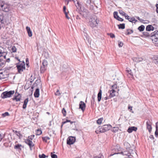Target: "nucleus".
<instances>
[{
    "label": "nucleus",
    "mask_w": 158,
    "mask_h": 158,
    "mask_svg": "<svg viewBox=\"0 0 158 158\" xmlns=\"http://www.w3.org/2000/svg\"><path fill=\"white\" fill-rule=\"evenodd\" d=\"M10 10V6L4 2L0 0V10L5 12H8Z\"/></svg>",
    "instance_id": "f257e3e1"
},
{
    "label": "nucleus",
    "mask_w": 158,
    "mask_h": 158,
    "mask_svg": "<svg viewBox=\"0 0 158 158\" xmlns=\"http://www.w3.org/2000/svg\"><path fill=\"white\" fill-rule=\"evenodd\" d=\"M16 67L18 69L19 73H22L25 69V64L24 62H21L16 64Z\"/></svg>",
    "instance_id": "f03ea898"
},
{
    "label": "nucleus",
    "mask_w": 158,
    "mask_h": 158,
    "mask_svg": "<svg viewBox=\"0 0 158 158\" xmlns=\"http://www.w3.org/2000/svg\"><path fill=\"white\" fill-rule=\"evenodd\" d=\"M15 91L14 90H10L9 91H6L3 92L1 94V98L4 99L8 98H10L14 94Z\"/></svg>",
    "instance_id": "7ed1b4c3"
},
{
    "label": "nucleus",
    "mask_w": 158,
    "mask_h": 158,
    "mask_svg": "<svg viewBox=\"0 0 158 158\" xmlns=\"http://www.w3.org/2000/svg\"><path fill=\"white\" fill-rule=\"evenodd\" d=\"M99 20H97V18L94 17L92 18L89 21V24L92 27H97L98 24Z\"/></svg>",
    "instance_id": "20e7f679"
},
{
    "label": "nucleus",
    "mask_w": 158,
    "mask_h": 158,
    "mask_svg": "<svg viewBox=\"0 0 158 158\" xmlns=\"http://www.w3.org/2000/svg\"><path fill=\"white\" fill-rule=\"evenodd\" d=\"M111 127V126L110 124L104 125L100 127L99 128V131L100 133L104 132L110 130Z\"/></svg>",
    "instance_id": "39448f33"
},
{
    "label": "nucleus",
    "mask_w": 158,
    "mask_h": 158,
    "mask_svg": "<svg viewBox=\"0 0 158 158\" xmlns=\"http://www.w3.org/2000/svg\"><path fill=\"white\" fill-rule=\"evenodd\" d=\"M120 154H122L123 155H125L129 157L132 156V155L134 153V151L131 148H126V150L122 152Z\"/></svg>",
    "instance_id": "423d86ee"
},
{
    "label": "nucleus",
    "mask_w": 158,
    "mask_h": 158,
    "mask_svg": "<svg viewBox=\"0 0 158 158\" xmlns=\"http://www.w3.org/2000/svg\"><path fill=\"white\" fill-rule=\"evenodd\" d=\"M48 65V62L46 60H44L40 66V72L42 73H44L46 70Z\"/></svg>",
    "instance_id": "0eeeda50"
},
{
    "label": "nucleus",
    "mask_w": 158,
    "mask_h": 158,
    "mask_svg": "<svg viewBox=\"0 0 158 158\" xmlns=\"http://www.w3.org/2000/svg\"><path fill=\"white\" fill-rule=\"evenodd\" d=\"M75 141V138L73 136H70L67 139V144L70 145L73 144Z\"/></svg>",
    "instance_id": "6e6552de"
},
{
    "label": "nucleus",
    "mask_w": 158,
    "mask_h": 158,
    "mask_svg": "<svg viewBox=\"0 0 158 158\" xmlns=\"http://www.w3.org/2000/svg\"><path fill=\"white\" fill-rule=\"evenodd\" d=\"M12 99L13 100L15 101L16 102L19 101L21 99V96L20 94L17 93L16 92Z\"/></svg>",
    "instance_id": "1a4fd4ad"
},
{
    "label": "nucleus",
    "mask_w": 158,
    "mask_h": 158,
    "mask_svg": "<svg viewBox=\"0 0 158 158\" xmlns=\"http://www.w3.org/2000/svg\"><path fill=\"white\" fill-rule=\"evenodd\" d=\"M79 109H81L82 110V112H83L85 110V108L86 107L85 104L83 102L81 101L79 103Z\"/></svg>",
    "instance_id": "9d476101"
},
{
    "label": "nucleus",
    "mask_w": 158,
    "mask_h": 158,
    "mask_svg": "<svg viewBox=\"0 0 158 158\" xmlns=\"http://www.w3.org/2000/svg\"><path fill=\"white\" fill-rule=\"evenodd\" d=\"M0 48L2 49H0V57L2 58H4V59H6V54L4 52V50L3 48L0 47Z\"/></svg>",
    "instance_id": "9b49d317"
},
{
    "label": "nucleus",
    "mask_w": 158,
    "mask_h": 158,
    "mask_svg": "<svg viewBox=\"0 0 158 158\" xmlns=\"http://www.w3.org/2000/svg\"><path fill=\"white\" fill-rule=\"evenodd\" d=\"M146 125L147 128L149 132L150 133L152 131L151 123L150 120H148L146 122Z\"/></svg>",
    "instance_id": "f8f14e48"
},
{
    "label": "nucleus",
    "mask_w": 158,
    "mask_h": 158,
    "mask_svg": "<svg viewBox=\"0 0 158 158\" xmlns=\"http://www.w3.org/2000/svg\"><path fill=\"white\" fill-rule=\"evenodd\" d=\"M25 143L27 144H28L29 147L31 148L32 147L34 146V144L30 139H26L25 141Z\"/></svg>",
    "instance_id": "ddd939ff"
},
{
    "label": "nucleus",
    "mask_w": 158,
    "mask_h": 158,
    "mask_svg": "<svg viewBox=\"0 0 158 158\" xmlns=\"http://www.w3.org/2000/svg\"><path fill=\"white\" fill-rule=\"evenodd\" d=\"M132 60L133 61L135 62H140L142 61L143 60L144 61H146L145 60H144L142 57H133L132 58Z\"/></svg>",
    "instance_id": "4468645a"
},
{
    "label": "nucleus",
    "mask_w": 158,
    "mask_h": 158,
    "mask_svg": "<svg viewBox=\"0 0 158 158\" xmlns=\"http://www.w3.org/2000/svg\"><path fill=\"white\" fill-rule=\"evenodd\" d=\"M77 9L81 8V4H80L78 0H72Z\"/></svg>",
    "instance_id": "2eb2a0df"
},
{
    "label": "nucleus",
    "mask_w": 158,
    "mask_h": 158,
    "mask_svg": "<svg viewBox=\"0 0 158 158\" xmlns=\"http://www.w3.org/2000/svg\"><path fill=\"white\" fill-rule=\"evenodd\" d=\"M116 91L115 90L111 89L109 90L108 92L110 93V97L111 98H113L115 96V93Z\"/></svg>",
    "instance_id": "dca6fc26"
},
{
    "label": "nucleus",
    "mask_w": 158,
    "mask_h": 158,
    "mask_svg": "<svg viewBox=\"0 0 158 158\" xmlns=\"http://www.w3.org/2000/svg\"><path fill=\"white\" fill-rule=\"evenodd\" d=\"M137 129V128L136 127H131L128 128L127 130V132L129 133H131L133 131H136Z\"/></svg>",
    "instance_id": "f3484780"
},
{
    "label": "nucleus",
    "mask_w": 158,
    "mask_h": 158,
    "mask_svg": "<svg viewBox=\"0 0 158 158\" xmlns=\"http://www.w3.org/2000/svg\"><path fill=\"white\" fill-rule=\"evenodd\" d=\"M154 30V27L152 25H148L146 27V30L148 31H153Z\"/></svg>",
    "instance_id": "a211bd4d"
},
{
    "label": "nucleus",
    "mask_w": 158,
    "mask_h": 158,
    "mask_svg": "<svg viewBox=\"0 0 158 158\" xmlns=\"http://www.w3.org/2000/svg\"><path fill=\"white\" fill-rule=\"evenodd\" d=\"M26 29L27 32L29 36L30 37H31L32 34V31L31 30L30 27L27 26L26 27Z\"/></svg>",
    "instance_id": "6ab92c4d"
},
{
    "label": "nucleus",
    "mask_w": 158,
    "mask_h": 158,
    "mask_svg": "<svg viewBox=\"0 0 158 158\" xmlns=\"http://www.w3.org/2000/svg\"><path fill=\"white\" fill-rule=\"evenodd\" d=\"M40 95L39 89L37 88L36 89L34 94V96L35 98H38Z\"/></svg>",
    "instance_id": "aec40b11"
},
{
    "label": "nucleus",
    "mask_w": 158,
    "mask_h": 158,
    "mask_svg": "<svg viewBox=\"0 0 158 158\" xmlns=\"http://www.w3.org/2000/svg\"><path fill=\"white\" fill-rule=\"evenodd\" d=\"M28 102V98H27L25 99L24 101V103L23 105V109H25L27 107V104Z\"/></svg>",
    "instance_id": "412c9836"
},
{
    "label": "nucleus",
    "mask_w": 158,
    "mask_h": 158,
    "mask_svg": "<svg viewBox=\"0 0 158 158\" xmlns=\"http://www.w3.org/2000/svg\"><path fill=\"white\" fill-rule=\"evenodd\" d=\"M102 91L101 89H100L99 91L98 94V99L99 102L102 98Z\"/></svg>",
    "instance_id": "4be33fe9"
},
{
    "label": "nucleus",
    "mask_w": 158,
    "mask_h": 158,
    "mask_svg": "<svg viewBox=\"0 0 158 158\" xmlns=\"http://www.w3.org/2000/svg\"><path fill=\"white\" fill-rule=\"evenodd\" d=\"M128 20L129 21L132 23H135L137 21V20H136L134 17H130Z\"/></svg>",
    "instance_id": "5701e85b"
},
{
    "label": "nucleus",
    "mask_w": 158,
    "mask_h": 158,
    "mask_svg": "<svg viewBox=\"0 0 158 158\" xmlns=\"http://www.w3.org/2000/svg\"><path fill=\"white\" fill-rule=\"evenodd\" d=\"M3 15L1 13H0V23L2 24V25L4 23V21L3 20Z\"/></svg>",
    "instance_id": "b1692460"
},
{
    "label": "nucleus",
    "mask_w": 158,
    "mask_h": 158,
    "mask_svg": "<svg viewBox=\"0 0 158 158\" xmlns=\"http://www.w3.org/2000/svg\"><path fill=\"white\" fill-rule=\"evenodd\" d=\"M118 28L119 29H124L125 27V23L120 24L118 25Z\"/></svg>",
    "instance_id": "393cba45"
},
{
    "label": "nucleus",
    "mask_w": 158,
    "mask_h": 158,
    "mask_svg": "<svg viewBox=\"0 0 158 158\" xmlns=\"http://www.w3.org/2000/svg\"><path fill=\"white\" fill-rule=\"evenodd\" d=\"M126 71L127 73H128L131 76V77H132L133 76V74L131 69L127 68Z\"/></svg>",
    "instance_id": "a878e982"
},
{
    "label": "nucleus",
    "mask_w": 158,
    "mask_h": 158,
    "mask_svg": "<svg viewBox=\"0 0 158 158\" xmlns=\"http://www.w3.org/2000/svg\"><path fill=\"white\" fill-rule=\"evenodd\" d=\"M156 130L155 132V134L156 135H158V122L156 123Z\"/></svg>",
    "instance_id": "bb28decb"
},
{
    "label": "nucleus",
    "mask_w": 158,
    "mask_h": 158,
    "mask_svg": "<svg viewBox=\"0 0 158 158\" xmlns=\"http://www.w3.org/2000/svg\"><path fill=\"white\" fill-rule=\"evenodd\" d=\"M144 28H145L144 26L143 25H141L138 27V29L140 31H142L144 30Z\"/></svg>",
    "instance_id": "cd10ccee"
},
{
    "label": "nucleus",
    "mask_w": 158,
    "mask_h": 158,
    "mask_svg": "<svg viewBox=\"0 0 158 158\" xmlns=\"http://www.w3.org/2000/svg\"><path fill=\"white\" fill-rule=\"evenodd\" d=\"M22 146V145L20 144H18L15 145L14 146V148L16 149L21 150L20 147Z\"/></svg>",
    "instance_id": "c85d7f7f"
},
{
    "label": "nucleus",
    "mask_w": 158,
    "mask_h": 158,
    "mask_svg": "<svg viewBox=\"0 0 158 158\" xmlns=\"http://www.w3.org/2000/svg\"><path fill=\"white\" fill-rule=\"evenodd\" d=\"M154 45L158 47V38L156 37L154 39Z\"/></svg>",
    "instance_id": "c756f323"
},
{
    "label": "nucleus",
    "mask_w": 158,
    "mask_h": 158,
    "mask_svg": "<svg viewBox=\"0 0 158 158\" xmlns=\"http://www.w3.org/2000/svg\"><path fill=\"white\" fill-rule=\"evenodd\" d=\"M124 146H125V147L126 148H130V144L127 142H125L124 143Z\"/></svg>",
    "instance_id": "7c9ffc66"
},
{
    "label": "nucleus",
    "mask_w": 158,
    "mask_h": 158,
    "mask_svg": "<svg viewBox=\"0 0 158 158\" xmlns=\"http://www.w3.org/2000/svg\"><path fill=\"white\" fill-rule=\"evenodd\" d=\"M158 35V31H156L151 34V36H156V35Z\"/></svg>",
    "instance_id": "2f4dec72"
},
{
    "label": "nucleus",
    "mask_w": 158,
    "mask_h": 158,
    "mask_svg": "<svg viewBox=\"0 0 158 158\" xmlns=\"http://www.w3.org/2000/svg\"><path fill=\"white\" fill-rule=\"evenodd\" d=\"M42 139L43 141L45 142H47L48 140H49L50 139V138L48 136H46L44 137H43L42 138Z\"/></svg>",
    "instance_id": "473e14b6"
},
{
    "label": "nucleus",
    "mask_w": 158,
    "mask_h": 158,
    "mask_svg": "<svg viewBox=\"0 0 158 158\" xmlns=\"http://www.w3.org/2000/svg\"><path fill=\"white\" fill-rule=\"evenodd\" d=\"M119 129V128L118 127H113L112 131L113 132H117Z\"/></svg>",
    "instance_id": "72a5a7b5"
},
{
    "label": "nucleus",
    "mask_w": 158,
    "mask_h": 158,
    "mask_svg": "<svg viewBox=\"0 0 158 158\" xmlns=\"http://www.w3.org/2000/svg\"><path fill=\"white\" fill-rule=\"evenodd\" d=\"M42 133V131L40 129H38L37 130L36 134V135H40Z\"/></svg>",
    "instance_id": "f704fd0d"
},
{
    "label": "nucleus",
    "mask_w": 158,
    "mask_h": 158,
    "mask_svg": "<svg viewBox=\"0 0 158 158\" xmlns=\"http://www.w3.org/2000/svg\"><path fill=\"white\" fill-rule=\"evenodd\" d=\"M103 119L102 118H101L98 119L97 121V123L98 124H100L102 123Z\"/></svg>",
    "instance_id": "c9c22d12"
},
{
    "label": "nucleus",
    "mask_w": 158,
    "mask_h": 158,
    "mask_svg": "<svg viewBox=\"0 0 158 158\" xmlns=\"http://www.w3.org/2000/svg\"><path fill=\"white\" fill-rule=\"evenodd\" d=\"M127 35H130L133 32V31L132 30L127 29Z\"/></svg>",
    "instance_id": "e433bc0d"
},
{
    "label": "nucleus",
    "mask_w": 158,
    "mask_h": 158,
    "mask_svg": "<svg viewBox=\"0 0 158 158\" xmlns=\"http://www.w3.org/2000/svg\"><path fill=\"white\" fill-rule=\"evenodd\" d=\"M119 13L122 16H124V15H126V13H125L122 10H118Z\"/></svg>",
    "instance_id": "4c0bfd02"
},
{
    "label": "nucleus",
    "mask_w": 158,
    "mask_h": 158,
    "mask_svg": "<svg viewBox=\"0 0 158 158\" xmlns=\"http://www.w3.org/2000/svg\"><path fill=\"white\" fill-rule=\"evenodd\" d=\"M11 50L13 52H16L17 49L15 46H13L12 47Z\"/></svg>",
    "instance_id": "58836bf2"
},
{
    "label": "nucleus",
    "mask_w": 158,
    "mask_h": 158,
    "mask_svg": "<svg viewBox=\"0 0 158 158\" xmlns=\"http://www.w3.org/2000/svg\"><path fill=\"white\" fill-rule=\"evenodd\" d=\"M143 34L144 35H145V36L147 37H149V36H151V34H150L149 33L147 32H144L143 33Z\"/></svg>",
    "instance_id": "ea45409f"
},
{
    "label": "nucleus",
    "mask_w": 158,
    "mask_h": 158,
    "mask_svg": "<svg viewBox=\"0 0 158 158\" xmlns=\"http://www.w3.org/2000/svg\"><path fill=\"white\" fill-rule=\"evenodd\" d=\"M117 85L116 84H114V85H112L111 89L115 90V89H117Z\"/></svg>",
    "instance_id": "a19ab883"
},
{
    "label": "nucleus",
    "mask_w": 158,
    "mask_h": 158,
    "mask_svg": "<svg viewBox=\"0 0 158 158\" xmlns=\"http://www.w3.org/2000/svg\"><path fill=\"white\" fill-rule=\"evenodd\" d=\"M67 122H70L71 124H72L73 123H75V122L71 121L70 120L67 119L65 121L63 122V124H65Z\"/></svg>",
    "instance_id": "79ce46f5"
},
{
    "label": "nucleus",
    "mask_w": 158,
    "mask_h": 158,
    "mask_svg": "<svg viewBox=\"0 0 158 158\" xmlns=\"http://www.w3.org/2000/svg\"><path fill=\"white\" fill-rule=\"evenodd\" d=\"M40 158H45L46 157H47L44 154H42V155L40 154L39 156Z\"/></svg>",
    "instance_id": "37998d69"
},
{
    "label": "nucleus",
    "mask_w": 158,
    "mask_h": 158,
    "mask_svg": "<svg viewBox=\"0 0 158 158\" xmlns=\"http://www.w3.org/2000/svg\"><path fill=\"white\" fill-rule=\"evenodd\" d=\"M114 18L116 19H117V17L118 16V12H117L114 11Z\"/></svg>",
    "instance_id": "c03bdc74"
},
{
    "label": "nucleus",
    "mask_w": 158,
    "mask_h": 158,
    "mask_svg": "<svg viewBox=\"0 0 158 158\" xmlns=\"http://www.w3.org/2000/svg\"><path fill=\"white\" fill-rule=\"evenodd\" d=\"M16 135L19 137V139H21L22 137V135L20 134L19 131H18V133L16 134Z\"/></svg>",
    "instance_id": "a18cd8bd"
},
{
    "label": "nucleus",
    "mask_w": 158,
    "mask_h": 158,
    "mask_svg": "<svg viewBox=\"0 0 158 158\" xmlns=\"http://www.w3.org/2000/svg\"><path fill=\"white\" fill-rule=\"evenodd\" d=\"M51 155L52 158H57V156L55 154H53L52 152L51 153Z\"/></svg>",
    "instance_id": "49530a36"
},
{
    "label": "nucleus",
    "mask_w": 158,
    "mask_h": 158,
    "mask_svg": "<svg viewBox=\"0 0 158 158\" xmlns=\"http://www.w3.org/2000/svg\"><path fill=\"white\" fill-rule=\"evenodd\" d=\"M9 115V114L8 112H5L4 113L2 114V116L4 117Z\"/></svg>",
    "instance_id": "de8ad7c7"
},
{
    "label": "nucleus",
    "mask_w": 158,
    "mask_h": 158,
    "mask_svg": "<svg viewBox=\"0 0 158 158\" xmlns=\"http://www.w3.org/2000/svg\"><path fill=\"white\" fill-rule=\"evenodd\" d=\"M6 77L5 76L3 75V73H0V78L4 79Z\"/></svg>",
    "instance_id": "09e8293b"
},
{
    "label": "nucleus",
    "mask_w": 158,
    "mask_h": 158,
    "mask_svg": "<svg viewBox=\"0 0 158 158\" xmlns=\"http://www.w3.org/2000/svg\"><path fill=\"white\" fill-rule=\"evenodd\" d=\"M34 137H35V135H31L30 136H28V139H30L31 141H32V139L34 138Z\"/></svg>",
    "instance_id": "8fccbe9b"
},
{
    "label": "nucleus",
    "mask_w": 158,
    "mask_h": 158,
    "mask_svg": "<svg viewBox=\"0 0 158 158\" xmlns=\"http://www.w3.org/2000/svg\"><path fill=\"white\" fill-rule=\"evenodd\" d=\"M62 112L63 114V116H66V111L65 109L63 108L62 110Z\"/></svg>",
    "instance_id": "3c124183"
},
{
    "label": "nucleus",
    "mask_w": 158,
    "mask_h": 158,
    "mask_svg": "<svg viewBox=\"0 0 158 158\" xmlns=\"http://www.w3.org/2000/svg\"><path fill=\"white\" fill-rule=\"evenodd\" d=\"M117 20H118V21H123V19L120 17L119 16L118 17H117V18L116 19Z\"/></svg>",
    "instance_id": "603ef678"
},
{
    "label": "nucleus",
    "mask_w": 158,
    "mask_h": 158,
    "mask_svg": "<svg viewBox=\"0 0 158 158\" xmlns=\"http://www.w3.org/2000/svg\"><path fill=\"white\" fill-rule=\"evenodd\" d=\"M118 45L119 47H122L123 45V43L122 42L118 41Z\"/></svg>",
    "instance_id": "864d4df0"
},
{
    "label": "nucleus",
    "mask_w": 158,
    "mask_h": 158,
    "mask_svg": "<svg viewBox=\"0 0 158 158\" xmlns=\"http://www.w3.org/2000/svg\"><path fill=\"white\" fill-rule=\"evenodd\" d=\"M110 36L111 38H114L115 37L114 35L112 33H110Z\"/></svg>",
    "instance_id": "5fc2aeb1"
},
{
    "label": "nucleus",
    "mask_w": 158,
    "mask_h": 158,
    "mask_svg": "<svg viewBox=\"0 0 158 158\" xmlns=\"http://www.w3.org/2000/svg\"><path fill=\"white\" fill-rule=\"evenodd\" d=\"M125 19H128V18L130 17V16L126 14V15H124V16Z\"/></svg>",
    "instance_id": "6e6d98bb"
},
{
    "label": "nucleus",
    "mask_w": 158,
    "mask_h": 158,
    "mask_svg": "<svg viewBox=\"0 0 158 158\" xmlns=\"http://www.w3.org/2000/svg\"><path fill=\"white\" fill-rule=\"evenodd\" d=\"M66 7L65 6H63V11L64 13H65V12H67L66 11Z\"/></svg>",
    "instance_id": "4d7b16f0"
},
{
    "label": "nucleus",
    "mask_w": 158,
    "mask_h": 158,
    "mask_svg": "<svg viewBox=\"0 0 158 158\" xmlns=\"http://www.w3.org/2000/svg\"><path fill=\"white\" fill-rule=\"evenodd\" d=\"M110 98H111L110 97V96H108V97L107 96V97H105L104 98L105 100H106L108 99H109Z\"/></svg>",
    "instance_id": "13d9d810"
},
{
    "label": "nucleus",
    "mask_w": 158,
    "mask_h": 158,
    "mask_svg": "<svg viewBox=\"0 0 158 158\" xmlns=\"http://www.w3.org/2000/svg\"><path fill=\"white\" fill-rule=\"evenodd\" d=\"M4 59L5 60V59ZM5 60V62H7L9 63L10 62V60L9 58H8L6 59V60Z\"/></svg>",
    "instance_id": "bf43d9fd"
},
{
    "label": "nucleus",
    "mask_w": 158,
    "mask_h": 158,
    "mask_svg": "<svg viewBox=\"0 0 158 158\" xmlns=\"http://www.w3.org/2000/svg\"><path fill=\"white\" fill-rule=\"evenodd\" d=\"M95 95H93L92 97V98L93 101L94 102L95 101Z\"/></svg>",
    "instance_id": "052dcab7"
},
{
    "label": "nucleus",
    "mask_w": 158,
    "mask_h": 158,
    "mask_svg": "<svg viewBox=\"0 0 158 158\" xmlns=\"http://www.w3.org/2000/svg\"><path fill=\"white\" fill-rule=\"evenodd\" d=\"M64 14H65L66 18H67L68 19H69V18L68 15V13L67 12H65Z\"/></svg>",
    "instance_id": "680f3d73"
},
{
    "label": "nucleus",
    "mask_w": 158,
    "mask_h": 158,
    "mask_svg": "<svg viewBox=\"0 0 158 158\" xmlns=\"http://www.w3.org/2000/svg\"><path fill=\"white\" fill-rule=\"evenodd\" d=\"M149 23V21L147 20H144V22L143 23Z\"/></svg>",
    "instance_id": "e2e57ef3"
},
{
    "label": "nucleus",
    "mask_w": 158,
    "mask_h": 158,
    "mask_svg": "<svg viewBox=\"0 0 158 158\" xmlns=\"http://www.w3.org/2000/svg\"><path fill=\"white\" fill-rule=\"evenodd\" d=\"M139 21L141 23H144V20L142 19H140Z\"/></svg>",
    "instance_id": "0e129e2a"
},
{
    "label": "nucleus",
    "mask_w": 158,
    "mask_h": 158,
    "mask_svg": "<svg viewBox=\"0 0 158 158\" xmlns=\"http://www.w3.org/2000/svg\"><path fill=\"white\" fill-rule=\"evenodd\" d=\"M132 107L130 106H129L128 107V109L130 110H132Z\"/></svg>",
    "instance_id": "69168bd1"
},
{
    "label": "nucleus",
    "mask_w": 158,
    "mask_h": 158,
    "mask_svg": "<svg viewBox=\"0 0 158 158\" xmlns=\"http://www.w3.org/2000/svg\"><path fill=\"white\" fill-rule=\"evenodd\" d=\"M94 158H104V156H101L99 157H96Z\"/></svg>",
    "instance_id": "338daca9"
},
{
    "label": "nucleus",
    "mask_w": 158,
    "mask_h": 158,
    "mask_svg": "<svg viewBox=\"0 0 158 158\" xmlns=\"http://www.w3.org/2000/svg\"><path fill=\"white\" fill-rule=\"evenodd\" d=\"M156 60V64L157 65H158V58H157Z\"/></svg>",
    "instance_id": "774afa93"
}]
</instances>
